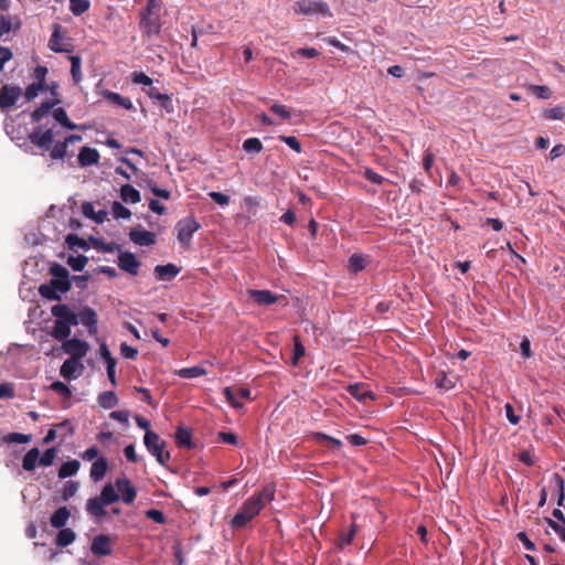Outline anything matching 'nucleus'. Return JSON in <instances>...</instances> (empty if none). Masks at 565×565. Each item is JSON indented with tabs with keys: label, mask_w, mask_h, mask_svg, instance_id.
Listing matches in <instances>:
<instances>
[{
	"label": "nucleus",
	"mask_w": 565,
	"mask_h": 565,
	"mask_svg": "<svg viewBox=\"0 0 565 565\" xmlns=\"http://www.w3.org/2000/svg\"><path fill=\"white\" fill-rule=\"evenodd\" d=\"M545 522L559 536V539L565 542V525L563 523L559 524L551 518H545Z\"/></svg>",
	"instance_id": "62"
},
{
	"label": "nucleus",
	"mask_w": 565,
	"mask_h": 565,
	"mask_svg": "<svg viewBox=\"0 0 565 565\" xmlns=\"http://www.w3.org/2000/svg\"><path fill=\"white\" fill-rule=\"evenodd\" d=\"M99 158H100V156H99V152L97 151V149L85 146L79 150L78 164L81 167H88V166L97 164L99 161Z\"/></svg>",
	"instance_id": "20"
},
{
	"label": "nucleus",
	"mask_w": 565,
	"mask_h": 565,
	"mask_svg": "<svg viewBox=\"0 0 565 565\" xmlns=\"http://www.w3.org/2000/svg\"><path fill=\"white\" fill-rule=\"evenodd\" d=\"M29 140L32 145L36 146L42 151H49L54 141L53 129L42 130L41 127H36L30 135Z\"/></svg>",
	"instance_id": "7"
},
{
	"label": "nucleus",
	"mask_w": 565,
	"mask_h": 565,
	"mask_svg": "<svg viewBox=\"0 0 565 565\" xmlns=\"http://www.w3.org/2000/svg\"><path fill=\"white\" fill-rule=\"evenodd\" d=\"M102 502L106 505L115 503L119 500V494L116 492L114 486L111 483H107L104 486L100 495L97 497Z\"/></svg>",
	"instance_id": "35"
},
{
	"label": "nucleus",
	"mask_w": 565,
	"mask_h": 565,
	"mask_svg": "<svg viewBox=\"0 0 565 565\" xmlns=\"http://www.w3.org/2000/svg\"><path fill=\"white\" fill-rule=\"evenodd\" d=\"M143 443L147 450L156 457L157 461L161 466H166L171 458L170 452L164 451L166 441L157 433L148 430L145 433Z\"/></svg>",
	"instance_id": "3"
},
{
	"label": "nucleus",
	"mask_w": 565,
	"mask_h": 565,
	"mask_svg": "<svg viewBox=\"0 0 565 565\" xmlns=\"http://www.w3.org/2000/svg\"><path fill=\"white\" fill-rule=\"evenodd\" d=\"M270 110L285 120H288L291 117L289 109L285 105L273 104Z\"/></svg>",
	"instance_id": "64"
},
{
	"label": "nucleus",
	"mask_w": 565,
	"mask_h": 565,
	"mask_svg": "<svg viewBox=\"0 0 565 565\" xmlns=\"http://www.w3.org/2000/svg\"><path fill=\"white\" fill-rule=\"evenodd\" d=\"M129 238L139 246H151L156 243V234L146 230L131 228Z\"/></svg>",
	"instance_id": "18"
},
{
	"label": "nucleus",
	"mask_w": 565,
	"mask_h": 565,
	"mask_svg": "<svg viewBox=\"0 0 565 565\" xmlns=\"http://www.w3.org/2000/svg\"><path fill=\"white\" fill-rule=\"evenodd\" d=\"M84 366L79 360L76 359H67L61 366L60 374L65 380H73L81 375Z\"/></svg>",
	"instance_id": "17"
},
{
	"label": "nucleus",
	"mask_w": 565,
	"mask_h": 565,
	"mask_svg": "<svg viewBox=\"0 0 565 565\" xmlns=\"http://www.w3.org/2000/svg\"><path fill=\"white\" fill-rule=\"evenodd\" d=\"M223 393L227 399V402L234 408H242L243 403L238 401V398L249 399L250 398V390L248 387H238L237 390H233L232 387H225Z\"/></svg>",
	"instance_id": "15"
},
{
	"label": "nucleus",
	"mask_w": 565,
	"mask_h": 565,
	"mask_svg": "<svg viewBox=\"0 0 565 565\" xmlns=\"http://www.w3.org/2000/svg\"><path fill=\"white\" fill-rule=\"evenodd\" d=\"M358 532V526L353 523L349 530L348 533H341L338 539V545L339 547H344L347 545H350Z\"/></svg>",
	"instance_id": "50"
},
{
	"label": "nucleus",
	"mask_w": 565,
	"mask_h": 565,
	"mask_svg": "<svg viewBox=\"0 0 565 565\" xmlns=\"http://www.w3.org/2000/svg\"><path fill=\"white\" fill-rule=\"evenodd\" d=\"M90 8L89 0H70V10L71 12L78 17L83 13L87 12Z\"/></svg>",
	"instance_id": "41"
},
{
	"label": "nucleus",
	"mask_w": 565,
	"mask_h": 565,
	"mask_svg": "<svg viewBox=\"0 0 565 565\" xmlns=\"http://www.w3.org/2000/svg\"><path fill=\"white\" fill-rule=\"evenodd\" d=\"M87 263L88 258L84 255L70 256L67 258L68 266L75 271L83 270Z\"/></svg>",
	"instance_id": "48"
},
{
	"label": "nucleus",
	"mask_w": 565,
	"mask_h": 565,
	"mask_svg": "<svg viewBox=\"0 0 565 565\" xmlns=\"http://www.w3.org/2000/svg\"><path fill=\"white\" fill-rule=\"evenodd\" d=\"M131 82L134 84H140V85H143V86H149V88L152 85V79L147 74H145L143 72H134V73H131Z\"/></svg>",
	"instance_id": "59"
},
{
	"label": "nucleus",
	"mask_w": 565,
	"mask_h": 565,
	"mask_svg": "<svg viewBox=\"0 0 565 565\" xmlns=\"http://www.w3.org/2000/svg\"><path fill=\"white\" fill-rule=\"evenodd\" d=\"M54 119L67 129H76L77 126L70 120L64 108H56L53 111Z\"/></svg>",
	"instance_id": "42"
},
{
	"label": "nucleus",
	"mask_w": 565,
	"mask_h": 565,
	"mask_svg": "<svg viewBox=\"0 0 565 565\" xmlns=\"http://www.w3.org/2000/svg\"><path fill=\"white\" fill-rule=\"evenodd\" d=\"M50 388L53 392L58 393L60 395H62L65 398H68L72 395L70 387L61 381L53 382L51 384Z\"/></svg>",
	"instance_id": "58"
},
{
	"label": "nucleus",
	"mask_w": 565,
	"mask_h": 565,
	"mask_svg": "<svg viewBox=\"0 0 565 565\" xmlns=\"http://www.w3.org/2000/svg\"><path fill=\"white\" fill-rule=\"evenodd\" d=\"M279 140L285 142L289 148H291L297 153H300L302 151L300 141L294 136L281 135L279 136Z\"/></svg>",
	"instance_id": "56"
},
{
	"label": "nucleus",
	"mask_w": 565,
	"mask_h": 565,
	"mask_svg": "<svg viewBox=\"0 0 565 565\" xmlns=\"http://www.w3.org/2000/svg\"><path fill=\"white\" fill-rule=\"evenodd\" d=\"M39 294H40V296L42 298L47 299V300H54V301H60L61 300V295H60L61 292L57 291L52 286H50L47 282L46 284H42L39 287Z\"/></svg>",
	"instance_id": "40"
},
{
	"label": "nucleus",
	"mask_w": 565,
	"mask_h": 565,
	"mask_svg": "<svg viewBox=\"0 0 565 565\" xmlns=\"http://www.w3.org/2000/svg\"><path fill=\"white\" fill-rule=\"evenodd\" d=\"M6 444H28L31 441V435L21 433H10L3 437Z\"/></svg>",
	"instance_id": "47"
},
{
	"label": "nucleus",
	"mask_w": 565,
	"mask_h": 565,
	"mask_svg": "<svg viewBox=\"0 0 565 565\" xmlns=\"http://www.w3.org/2000/svg\"><path fill=\"white\" fill-rule=\"evenodd\" d=\"M146 94L149 98L158 100L160 106L168 113L173 111L172 99L169 95L160 93L156 87L148 88Z\"/></svg>",
	"instance_id": "22"
},
{
	"label": "nucleus",
	"mask_w": 565,
	"mask_h": 565,
	"mask_svg": "<svg viewBox=\"0 0 565 565\" xmlns=\"http://www.w3.org/2000/svg\"><path fill=\"white\" fill-rule=\"evenodd\" d=\"M77 316L78 323L81 322L84 327H86L89 334L97 333L98 319L94 309L90 307H84L79 313H77Z\"/></svg>",
	"instance_id": "16"
},
{
	"label": "nucleus",
	"mask_w": 565,
	"mask_h": 565,
	"mask_svg": "<svg viewBox=\"0 0 565 565\" xmlns=\"http://www.w3.org/2000/svg\"><path fill=\"white\" fill-rule=\"evenodd\" d=\"M366 266V256L362 254H353L349 258L348 268L351 273H359L363 270Z\"/></svg>",
	"instance_id": "38"
},
{
	"label": "nucleus",
	"mask_w": 565,
	"mask_h": 565,
	"mask_svg": "<svg viewBox=\"0 0 565 565\" xmlns=\"http://www.w3.org/2000/svg\"><path fill=\"white\" fill-rule=\"evenodd\" d=\"M75 539L76 534L72 529L63 527L60 529L55 539V543L60 547H66L70 544H72L75 541Z\"/></svg>",
	"instance_id": "32"
},
{
	"label": "nucleus",
	"mask_w": 565,
	"mask_h": 565,
	"mask_svg": "<svg viewBox=\"0 0 565 565\" xmlns=\"http://www.w3.org/2000/svg\"><path fill=\"white\" fill-rule=\"evenodd\" d=\"M51 313L55 317V321L77 326L78 316L67 305L58 303L51 308Z\"/></svg>",
	"instance_id": "10"
},
{
	"label": "nucleus",
	"mask_w": 565,
	"mask_h": 565,
	"mask_svg": "<svg viewBox=\"0 0 565 565\" xmlns=\"http://www.w3.org/2000/svg\"><path fill=\"white\" fill-rule=\"evenodd\" d=\"M242 147L243 150L248 153H260L264 149L262 141L256 137L247 138L244 140Z\"/></svg>",
	"instance_id": "43"
},
{
	"label": "nucleus",
	"mask_w": 565,
	"mask_h": 565,
	"mask_svg": "<svg viewBox=\"0 0 565 565\" xmlns=\"http://www.w3.org/2000/svg\"><path fill=\"white\" fill-rule=\"evenodd\" d=\"M105 505L106 504L104 502H102L97 497L90 498L87 501L86 511L92 516H94L96 519H100V518H104L107 513L106 510L104 509Z\"/></svg>",
	"instance_id": "26"
},
{
	"label": "nucleus",
	"mask_w": 565,
	"mask_h": 565,
	"mask_svg": "<svg viewBox=\"0 0 565 565\" xmlns=\"http://www.w3.org/2000/svg\"><path fill=\"white\" fill-rule=\"evenodd\" d=\"M180 271H181V268L175 266L174 264L157 265L154 267V274L157 275L158 279H160V280H171Z\"/></svg>",
	"instance_id": "23"
},
{
	"label": "nucleus",
	"mask_w": 565,
	"mask_h": 565,
	"mask_svg": "<svg viewBox=\"0 0 565 565\" xmlns=\"http://www.w3.org/2000/svg\"><path fill=\"white\" fill-rule=\"evenodd\" d=\"M175 443L179 447L192 448L191 430L183 426H179L175 431Z\"/></svg>",
	"instance_id": "29"
},
{
	"label": "nucleus",
	"mask_w": 565,
	"mask_h": 565,
	"mask_svg": "<svg viewBox=\"0 0 565 565\" xmlns=\"http://www.w3.org/2000/svg\"><path fill=\"white\" fill-rule=\"evenodd\" d=\"M275 486L266 484L263 489L248 498L231 520L234 530L243 529L256 518L259 512L275 499Z\"/></svg>",
	"instance_id": "1"
},
{
	"label": "nucleus",
	"mask_w": 565,
	"mask_h": 565,
	"mask_svg": "<svg viewBox=\"0 0 565 565\" xmlns=\"http://www.w3.org/2000/svg\"><path fill=\"white\" fill-rule=\"evenodd\" d=\"M295 12L305 15L318 14L322 17H332L327 2L319 0H300L295 3Z\"/></svg>",
	"instance_id": "5"
},
{
	"label": "nucleus",
	"mask_w": 565,
	"mask_h": 565,
	"mask_svg": "<svg viewBox=\"0 0 565 565\" xmlns=\"http://www.w3.org/2000/svg\"><path fill=\"white\" fill-rule=\"evenodd\" d=\"M44 88H45L44 83H36V82L32 83L26 87V89L24 92V96L30 102V100L34 99L39 95V93L41 90H43Z\"/></svg>",
	"instance_id": "54"
},
{
	"label": "nucleus",
	"mask_w": 565,
	"mask_h": 565,
	"mask_svg": "<svg viewBox=\"0 0 565 565\" xmlns=\"http://www.w3.org/2000/svg\"><path fill=\"white\" fill-rule=\"evenodd\" d=\"M72 327L73 324L55 321L52 330L53 338L64 342L70 337Z\"/></svg>",
	"instance_id": "33"
},
{
	"label": "nucleus",
	"mask_w": 565,
	"mask_h": 565,
	"mask_svg": "<svg viewBox=\"0 0 565 565\" xmlns=\"http://www.w3.org/2000/svg\"><path fill=\"white\" fill-rule=\"evenodd\" d=\"M363 177L369 180L370 182L374 183V184H382L385 180L384 177H382L381 174L376 173L373 169L371 168H365L364 171H363Z\"/></svg>",
	"instance_id": "63"
},
{
	"label": "nucleus",
	"mask_w": 565,
	"mask_h": 565,
	"mask_svg": "<svg viewBox=\"0 0 565 565\" xmlns=\"http://www.w3.org/2000/svg\"><path fill=\"white\" fill-rule=\"evenodd\" d=\"M312 438L320 445L328 447V448H334L340 449L342 446V443L340 439L333 438L331 436L326 435L324 433H313Z\"/></svg>",
	"instance_id": "31"
},
{
	"label": "nucleus",
	"mask_w": 565,
	"mask_h": 565,
	"mask_svg": "<svg viewBox=\"0 0 565 565\" xmlns=\"http://www.w3.org/2000/svg\"><path fill=\"white\" fill-rule=\"evenodd\" d=\"M58 103V100H46L43 102L38 108H35L31 114V119L33 122H39L45 116L50 114L52 108Z\"/></svg>",
	"instance_id": "27"
},
{
	"label": "nucleus",
	"mask_w": 565,
	"mask_h": 565,
	"mask_svg": "<svg viewBox=\"0 0 565 565\" xmlns=\"http://www.w3.org/2000/svg\"><path fill=\"white\" fill-rule=\"evenodd\" d=\"M554 480L556 483V491H557V505H563L565 493H564V479L558 475H554Z\"/></svg>",
	"instance_id": "61"
},
{
	"label": "nucleus",
	"mask_w": 565,
	"mask_h": 565,
	"mask_svg": "<svg viewBox=\"0 0 565 565\" xmlns=\"http://www.w3.org/2000/svg\"><path fill=\"white\" fill-rule=\"evenodd\" d=\"M436 385L437 387L443 388L445 391H449L455 386L451 379H449L445 372H441L437 375Z\"/></svg>",
	"instance_id": "57"
},
{
	"label": "nucleus",
	"mask_w": 565,
	"mask_h": 565,
	"mask_svg": "<svg viewBox=\"0 0 565 565\" xmlns=\"http://www.w3.org/2000/svg\"><path fill=\"white\" fill-rule=\"evenodd\" d=\"M111 213L115 218H129L131 216V212L117 201L111 205Z\"/></svg>",
	"instance_id": "52"
},
{
	"label": "nucleus",
	"mask_w": 565,
	"mask_h": 565,
	"mask_svg": "<svg viewBox=\"0 0 565 565\" xmlns=\"http://www.w3.org/2000/svg\"><path fill=\"white\" fill-rule=\"evenodd\" d=\"M95 248L104 253H114L115 250H119V245L116 243H105L98 238H90Z\"/></svg>",
	"instance_id": "51"
},
{
	"label": "nucleus",
	"mask_w": 565,
	"mask_h": 565,
	"mask_svg": "<svg viewBox=\"0 0 565 565\" xmlns=\"http://www.w3.org/2000/svg\"><path fill=\"white\" fill-rule=\"evenodd\" d=\"M120 198L126 203H138L141 201L140 192L128 183L121 185Z\"/></svg>",
	"instance_id": "28"
},
{
	"label": "nucleus",
	"mask_w": 565,
	"mask_h": 565,
	"mask_svg": "<svg viewBox=\"0 0 565 565\" xmlns=\"http://www.w3.org/2000/svg\"><path fill=\"white\" fill-rule=\"evenodd\" d=\"M63 36L61 34V25L54 24V31L49 41V47L54 52H67L68 50L62 46Z\"/></svg>",
	"instance_id": "37"
},
{
	"label": "nucleus",
	"mask_w": 565,
	"mask_h": 565,
	"mask_svg": "<svg viewBox=\"0 0 565 565\" xmlns=\"http://www.w3.org/2000/svg\"><path fill=\"white\" fill-rule=\"evenodd\" d=\"M175 228L178 231V241L182 245L189 246L193 234L201 228V225L193 216H188L180 220Z\"/></svg>",
	"instance_id": "6"
},
{
	"label": "nucleus",
	"mask_w": 565,
	"mask_h": 565,
	"mask_svg": "<svg viewBox=\"0 0 565 565\" xmlns=\"http://www.w3.org/2000/svg\"><path fill=\"white\" fill-rule=\"evenodd\" d=\"M90 551L96 556L110 555L113 552L110 537L106 534L96 535L93 539Z\"/></svg>",
	"instance_id": "14"
},
{
	"label": "nucleus",
	"mask_w": 565,
	"mask_h": 565,
	"mask_svg": "<svg viewBox=\"0 0 565 565\" xmlns=\"http://www.w3.org/2000/svg\"><path fill=\"white\" fill-rule=\"evenodd\" d=\"M40 451L38 448L30 449L23 457L22 467L25 471H33L39 462Z\"/></svg>",
	"instance_id": "36"
},
{
	"label": "nucleus",
	"mask_w": 565,
	"mask_h": 565,
	"mask_svg": "<svg viewBox=\"0 0 565 565\" xmlns=\"http://www.w3.org/2000/svg\"><path fill=\"white\" fill-rule=\"evenodd\" d=\"M116 488L121 493V500L126 504H131L136 500L137 490L132 486L131 481L126 477L118 478L116 480Z\"/></svg>",
	"instance_id": "13"
},
{
	"label": "nucleus",
	"mask_w": 565,
	"mask_h": 565,
	"mask_svg": "<svg viewBox=\"0 0 565 565\" xmlns=\"http://www.w3.org/2000/svg\"><path fill=\"white\" fill-rule=\"evenodd\" d=\"M160 10L158 0H148L146 8L141 12L140 26L147 34H156L160 31Z\"/></svg>",
	"instance_id": "2"
},
{
	"label": "nucleus",
	"mask_w": 565,
	"mask_h": 565,
	"mask_svg": "<svg viewBox=\"0 0 565 565\" xmlns=\"http://www.w3.org/2000/svg\"><path fill=\"white\" fill-rule=\"evenodd\" d=\"M65 243L68 245V247L71 249H74V248H82L84 250L88 249L87 242L84 238H82L78 235H76V234H68L65 237Z\"/></svg>",
	"instance_id": "44"
},
{
	"label": "nucleus",
	"mask_w": 565,
	"mask_h": 565,
	"mask_svg": "<svg viewBox=\"0 0 565 565\" xmlns=\"http://www.w3.org/2000/svg\"><path fill=\"white\" fill-rule=\"evenodd\" d=\"M305 355V347L302 345L299 335L294 337V350L291 363L292 365H297L299 360Z\"/></svg>",
	"instance_id": "46"
},
{
	"label": "nucleus",
	"mask_w": 565,
	"mask_h": 565,
	"mask_svg": "<svg viewBox=\"0 0 565 565\" xmlns=\"http://www.w3.org/2000/svg\"><path fill=\"white\" fill-rule=\"evenodd\" d=\"M107 469H108V462H107V459L104 458V457H100V458H97L93 465H92V468H90V478L94 480V481H99L102 480L106 472H107Z\"/></svg>",
	"instance_id": "25"
},
{
	"label": "nucleus",
	"mask_w": 565,
	"mask_h": 565,
	"mask_svg": "<svg viewBox=\"0 0 565 565\" xmlns=\"http://www.w3.org/2000/svg\"><path fill=\"white\" fill-rule=\"evenodd\" d=\"M118 267L132 275L137 276L140 267V262L137 259L136 255L131 252H121L118 255Z\"/></svg>",
	"instance_id": "11"
},
{
	"label": "nucleus",
	"mask_w": 565,
	"mask_h": 565,
	"mask_svg": "<svg viewBox=\"0 0 565 565\" xmlns=\"http://www.w3.org/2000/svg\"><path fill=\"white\" fill-rule=\"evenodd\" d=\"M205 374V369L201 366L184 367L178 372V375L182 379H194Z\"/></svg>",
	"instance_id": "45"
},
{
	"label": "nucleus",
	"mask_w": 565,
	"mask_h": 565,
	"mask_svg": "<svg viewBox=\"0 0 565 565\" xmlns=\"http://www.w3.org/2000/svg\"><path fill=\"white\" fill-rule=\"evenodd\" d=\"M78 489V483L75 481H67L64 486V489L62 491V499L64 501L70 500L72 497L75 495Z\"/></svg>",
	"instance_id": "60"
},
{
	"label": "nucleus",
	"mask_w": 565,
	"mask_h": 565,
	"mask_svg": "<svg viewBox=\"0 0 565 565\" xmlns=\"http://www.w3.org/2000/svg\"><path fill=\"white\" fill-rule=\"evenodd\" d=\"M98 404L105 409H110L117 406L118 398L113 391L103 392L98 396Z\"/></svg>",
	"instance_id": "39"
},
{
	"label": "nucleus",
	"mask_w": 565,
	"mask_h": 565,
	"mask_svg": "<svg viewBox=\"0 0 565 565\" xmlns=\"http://www.w3.org/2000/svg\"><path fill=\"white\" fill-rule=\"evenodd\" d=\"M81 65L82 60L79 56H71V74L75 84H78L82 79Z\"/></svg>",
	"instance_id": "49"
},
{
	"label": "nucleus",
	"mask_w": 565,
	"mask_h": 565,
	"mask_svg": "<svg viewBox=\"0 0 565 565\" xmlns=\"http://www.w3.org/2000/svg\"><path fill=\"white\" fill-rule=\"evenodd\" d=\"M82 137L79 135H70L63 141L57 142L54 147L49 150L52 159H63L67 153V147L70 143L79 141Z\"/></svg>",
	"instance_id": "19"
},
{
	"label": "nucleus",
	"mask_w": 565,
	"mask_h": 565,
	"mask_svg": "<svg viewBox=\"0 0 565 565\" xmlns=\"http://www.w3.org/2000/svg\"><path fill=\"white\" fill-rule=\"evenodd\" d=\"M70 516V510L66 507H61L51 515V525L55 529H63L66 525Z\"/></svg>",
	"instance_id": "24"
},
{
	"label": "nucleus",
	"mask_w": 565,
	"mask_h": 565,
	"mask_svg": "<svg viewBox=\"0 0 565 565\" xmlns=\"http://www.w3.org/2000/svg\"><path fill=\"white\" fill-rule=\"evenodd\" d=\"M79 467H81V463L76 459L65 461L62 463V466L58 469V477L61 479L72 477L77 473Z\"/></svg>",
	"instance_id": "34"
},
{
	"label": "nucleus",
	"mask_w": 565,
	"mask_h": 565,
	"mask_svg": "<svg viewBox=\"0 0 565 565\" xmlns=\"http://www.w3.org/2000/svg\"><path fill=\"white\" fill-rule=\"evenodd\" d=\"M65 353L70 354V359L82 360L88 352L89 345L87 342L77 338L65 340L62 344Z\"/></svg>",
	"instance_id": "8"
},
{
	"label": "nucleus",
	"mask_w": 565,
	"mask_h": 565,
	"mask_svg": "<svg viewBox=\"0 0 565 565\" xmlns=\"http://www.w3.org/2000/svg\"><path fill=\"white\" fill-rule=\"evenodd\" d=\"M55 457V448H49L43 452L41 457L39 456V465L43 467H50L53 465Z\"/></svg>",
	"instance_id": "55"
},
{
	"label": "nucleus",
	"mask_w": 565,
	"mask_h": 565,
	"mask_svg": "<svg viewBox=\"0 0 565 565\" xmlns=\"http://www.w3.org/2000/svg\"><path fill=\"white\" fill-rule=\"evenodd\" d=\"M348 392L359 402L365 403L367 399L373 401L374 394L369 390L366 384L355 383L348 386Z\"/></svg>",
	"instance_id": "21"
},
{
	"label": "nucleus",
	"mask_w": 565,
	"mask_h": 565,
	"mask_svg": "<svg viewBox=\"0 0 565 565\" xmlns=\"http://www.w3.org/2000/svg\"><path fill=\"white\" fill-rule=\"evenodd\" d=\"M51 280L47 282L61 294H66L72 288V280L68 270L61 264L54 263L50 267Z\"/></svg>",
	"instance_id": "4"
},
{
	"label": "nucleus",
	"mask_w": 565,
	"mask_h": 565,
	"mask_svg": "<svg viewBox=\"0 0 565 565\" xmlns=\"http://www.w3.org/2000/svg\"><path fill=\"white\" fill-rule=\"evenodd\" d=\"M249 297L258 305V306H268L271 303H275L279 300H286V297L280 295H275L270 290H257V289H249L248 290ZM287 303V301H285Z\"/></svg>",
	"instance_id": "12"
},
{
	"label": "nucleus",
	"mask_w": 565,
	"mask_h": 565,
	"mask_svg": "<svg viewBox=\"0 0 565 565\" xmlns=\"http://www.w3.org/2000/svg\"><path fill=\"white\" fill-rule=\"evenodd\" d=\"M564 117H565V113H564L563 107H561V106L548 108L543 111V118L548 119V120H556V119L561 120Z\"/></svg>",
	"instance_id": "53"
},
{
	"label": "nucleus",
	"mask_w": 565,
	"mask_h": 565,
	"mask_svg": "<svg viewBox=\"0 0 565 565\" xmlns=\"http://www.w3.org/2000/svg\"><path fill=\"white\" fill-rule=\"evenodd\" d=\"M104 96L113 104L122 107L127 110L134 109V105L128 97H124L118 93L106 90Z\"/></svg>",
	"instance_id": "30"
},
{
	"label": "nucleus",
	"mask_w": 565,
	"mask_h": 565,
	"mask_svg": "<svg viewBox=\"0 0 565 565\" xmlns=\"http://www.w3.org/2000/svg\"><path fill=\"white\" fill-rule=\"evenodd\" d=\"M21 95L22 89L19 86L3 85L0 88V109H8L15 105Z\"/></svg>",
	"instance_id": "9"
}]
</instances>
